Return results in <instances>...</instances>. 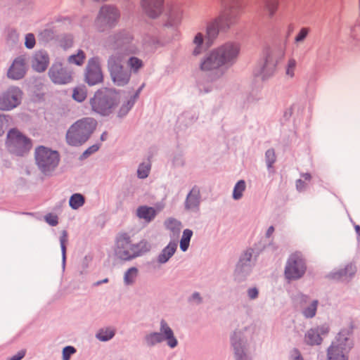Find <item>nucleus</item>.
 <instances>
[{"mask_svg": "<svg viewBox=\"0 0 360 360\" xmlns=\"http://www.w3.org/2000/svg\"><path fill=\"white\" fill-rule=\"evenodd\" d=\"M274 231V227L273 226H271L270 227H269V229L266 231V236L267 237L271 236L273 234Z\"/></svg>", "mask_w": 360, "mask_h": 360, "instance_id": "58", "label": "nucleus"}, {"mask_svg": "<svg viewBox=\"0 0 360 360\" xmlns=\"http://www.w3.org/2000/svg\"><path fill=\"white\" fill-rule=\"evenodd\" d=\"M245 182L243 180H240L235 185L233 191V198L235 200H238L243 196V193L245 189Z\"/></svg>", "mask_w": 360, "mask_h": 360, "instance_id": "37", "label": "nucleus"}, {"mask_svg": "<svg viewBox=\"0 0 360 360\" xmlns=\"http://www.w3.org/2000/svg\"><path fill=\"white\" fill-rule=\"evenodd\" d=\"M193 299L194 300H198L199 302L200 301V295L199 293L198 292H195L193 296H192Z\"/></svg>", "mask_w": 360, "mask_h": 360, "instance_id": "60", "label": "nucleus"}, {"mask_svg": "<svg viewBox=\"0 0 360 360\" xmlns=\"http://www.w3.org/2000/svg\"><path fill=\"white\" fill-rule=\"evenodd\" d=\"M304 340L307 344L310 345H320L322 342V338L320 337L319 331L315 329H310L305 334Z\"/></svg>", "mask_w": 360, "mask_h": 360, "instance_id": "28", "label": "nucleus"}, {"mask_svg": "<svg viewBox=\"0 0 360 360\" xmlns=\"http://www.w3.org/2000/svg\"><path fill=\"white\" fill-rule=\"evenodd\" d=\"M124 58L120 53L112 54L108 60V68L111 79L117 86H124L130 80V71L123 65Z\"/></svg>", "mask_w": 360, "mask_h": 360, "instance_id": "5", "label": "nucleus"}, {"mask_svg": "<svg viewBox=\"0 0 360 360\" xmlns=\"http://www.w3.org/2000/svg\"><path fill=\"white\" fill-rule=\"evenodd\" d=\"M295 354H296L297 356H296V357L295 358V359H294V360H303V359L300 357V354H299V352H298V351H297V350H295Z\"/></svg>", "mask_w": 360, "mask_h": 360, "instance_id": "61", "label": "nucleus"}, {"mask_svg": "<svg viewBox=\"0 0 360 360\" xmlns=\"http://www.w3.org/2000/svg\"><path fill=\"white\" fill-rule=\"evenodd\" d=\"M8 117L6 115H0V136H2L4 133V125L5 123L8 122Z\"/></svg>", "mask_w": 360, "mask_h": 360, "instance_id": "53", "label": "nucleus"}, {"mask_svg": "<svg viewBox=\"0 0 360 360\" xmlns=\"http://www.w3.org/2000/svg\"><path fill=\"white\" fill-rule=\"evenodd\" d=\"M127 65L130 68V72L137 73L143 68V63L139 58L131 56L127 60Z\"/></svg>", "mask_w": 360, "mask_h": 360, "instance_id": "32", "label": "nucleus"}, {"mask_svg": "<svg viewBox=\"0 0 360 360\" xmlns=\"http://www.w3.org/2000/svg\"><path fill=\"white\" fill-rule=\"evenodd\" d=\"M68 241V236L66 231H63L60 237V243L62 251L63 260H65L66 256V244Z\"/></svg>", "mask_w": 360, "mask_h": 360, "instance_id": "42", "label": "nucleus"}, {"mask_svg": "<svg viewBox=\"0 0 360 360\" xmlns=\"http://www.w3.org/2000/svg\"><path fill=\"white\" fill-rule=\"evenodd\" d=\"M184 12L183 11H179L176 14L174 13H171L169 15L170 20L173 23H180L183 18Z\"/></svg>", "mask_w": 360, "mask_h": 360, "instance_id": "50", "label": "nucleus"}, {"mask_svg": "<svg viewBox=\"0 0 360 360\" xmlns=\"http://www.w3.org/2000/svg\"><path fill=\"white\" fill-rule=\"evenodd\" d=\"M167 229L173 232H179L180 230L181 223L176 219H169L165 223Z\"/></svg>", "mask_w": 360, "mask_h": 360, "instance_id": "43", "label": "nucleus"}, {"mask_svg": "<svg viewBox=\"0 0 360 360\" xmlns=\"http://www.w3.org/2000/svg\"><path fill=\"white\" fill-rule=\"evenodd\" d=\"M6 143L9 151L18 156L27 154L32 147L31 139L16 129H12L8 132Z\"/></svg>", "mask_w": 360, "mask_h": 360, "instance_id": "6", "label": "nucleus"}, {"mask_svg": "<svg viewBox=\"0 0 360 360\" xmlns=\"http://www.w3.org/2000/svg\"><path fill=\"white\" fill-rule=\"evenodd\" d=\"M303 177L306 179V180H310L311 179V175L309 174H303Z\"/></svg>", "mask_w": 360, "mask_h": 360, "instance_id": "62", "label": "nucleus"}, {"mask_svg": "<svg viewBox=\"0 0 360 360\" xmlns=\"http://www.w3.org/2000/svg\"><path fill=\"white\" fill-rule=\"evenodd\" d=\"M25 45L27 49H32L35 45V37L33 34H27L25 36Z\"/></svg>", "mask_w": 360, "mask_h": 360, "instance_id": "49", "label": "nucleus"}, {"mask_svg": "<svg viewBox=\"0 0 360 360\" xmlns=\"http://www.w3.org/2000/svg\"><path fill=\"white\" fill-rule=\"evenodd\" d=\"M354 228H355V230H356V233L360 236V226L359 225H356L354 226Z\"/></svg>", "mask_w": 360, "mask_h": 360, "instance_id": "63", "label": "nucleus"}, {"mask_svg": "<svg viewBox=\"0 0 360 360\" xmlns=\"http://www.w3.org/2000/svg\"><path fill=\"white\" fill-rule=\"evenodd\" d=\"M51 81L58 84H65L72 80V72L63 66L60 63H55L49 71Z\"/></svg>", "mask_w": 360, "mask_h": 360, "instance_id": "15", "label": "nucleus"}, {"mask_svg": "<svg viewBox=\"0 0 360 360\" xmlns=\"http://www.w3.org/2000/svg\"><path fill=\"white\" fill-rule=\"evenodd\" d=\"M138 275V269L136 267L129 269L124 276V281L126 285L132 284Z\"/></svg>", "mask_w": 360, "mask_h": 360, "instance_id": "36", "label": "nucleus"}, {"mask_svg": "<svg viewBox=\"0 0 360 360\" xmlns=\"http://www.w3.org/2000/svg\"><path fill=\"white\" fill-rule=\"evenodd\" d=\"M160 332L163 340H166L167 345L171 348H174L177 345L178 342L174 335L172 330L164 320H162L160 323Z\"/></svg>", "mask_w": 360, "mask_h": 360, "instance_id": "22", "label": "nucleus"}, {"mask_svg": "<svg viewBox=\"0 0 360 360\" xmlns=\"http://www.w3.org/2000/svg\"><path fill=\"white\" fill-rule=\"evenodd\" d=\"M59 160L57 151L50 150L44 146H39L35 149L36 163L43 173H47L54 169L58 165Z\"/></svg>", "mask_w": 360, "mask_h": 360, "instance_id": "7", "label": "nucleus"}, {"mask_svg": "<svg viewBox=\"0 0 360 360\" xmlns=\"http://www.w3.org/2000/svg\"><path fill=\"white\" fill-rule=\"evenodd\" d=\"M176 250V243H169L168 245L163 249L158 256V262L161 264L167 262L169 258L174 254Z\"/></svg>", "mask_w": 360, "mask_h": 360, "instance_id": "25", "label": "nucleus"}, {"mask_svg": "<svg viewBox=\"0 0 360 360\" xmlns=\"http://www.w3.org/2000/svg\"><path fill=\"white\" fill-rule=\"evenodd\" d=\"M85 202L84 197L80 193H75L70 198L69 205L73 210L83 206Z\"/></svg>", "mask_w": 360, "mask_h": 360, "instance_id": "31", "label": "nucleus"}, {"mask_svg": "<svg viewBox=\"0 0 360 360\" xmlns=\"http://www.w3.org/2000/svg\"><path fill=\"white\" fill-rule=\"evenodd\" d=\"M99 149V146L98 144L93 145L88 148L82 154V157L86 158L89 155L96 152Z\"/></svg>", "mask_w": 360, "mask_h": 360, "instance_id": "51", "label": "nucleus"}, {"mask_svg": "<svg viewBox=\"0 0 360 360\" xmlns=\"http://www.w3.org/2000/svg\"><path fill=\"white\" fill-rule=\"evenodd\" d=\"M86 59V54L82 50H79L76 54H72L68 58L70 64L81 66Z\"/></svg>", "mask_w": 360, "mask_h": 360, "instance_id": "29", "label": "nucleus"}, {"mask_svg": "<svg viewBox=\"0 0 360 360\" xmlns=\"http://www.w3.org/2000/svg\"><path fill=\"white\" fill-rule=\"evenodd\" d=\"M150 248V245L146 241L133 243L127 233H121L116 238L115 252L120 259L130 260L149 251Z\"/></svg>", "mask_w": 360, "mask_h": 360, "instance_id": "1", "label": "nucleus"}, {"mask_svg": "<svg viewBox=\"0 0 360 360\" xmlns=\"http://www.w3.org/2000/svg\"><path fill=\"white\" fill-rule=\"evenodd\" d=\"M87 96L86 89L84 86H79L73 89L72 98L78 102L84 101Z\"/></svg>", "mask_w": 360, "mask_h": 360, "instance_id": "34", "label": "nucleus"}, {"mask_svg": "<svg viewBox=\"0 0 360 360\" xmlns=\"http://www.w3.org/2000/svg\"><path fill=\"white\" fill-rule=\"evenodd\" d=\"M107 282H108V278H105V279H104V280H103V281H98V282L96 283V285H100V284H101V283H107Z\"/></svg>", "mask_w": 360, "mask_h": 360, "instance_id": "64", "label": "nucleus"}, {"mask_svg": "<svg viewBox=\"0 0 360 360\" xmlns=\"http://www.w3.org/2000/svg\"><path fill=\"white\" fill-rule=\"evenodd\" d=\"M277 64L275 50L270 47H264L262 50V62L257 74L263 79L267 78L274 75Z\"/></svg>", "mask_w": 360, "mask_h": 360, "instance_id": "11", "label": "nucleus"}, {"mask_svg": "<svg viewBox=\"0 0 360 360\" xmlns=\"http://www.w3.org/2000/svg\"><path fill=\"white\" fill-rule=\"evenodd\" d=\"M226 69L238 60L241 51V44L238 41H229L214 48Z\"/></svg>", "mask_w": 360, "mask_h": 360, "instance_id": "10", "label": "nucleus"}, {"mask_svg": "<svg viewBox=\"0 0 360 360\" xmlns=\"http://www.w3.org/2000/svg\"><path fill=\"white\" fill-rule=\"evenodd\" d=\"M297 61L295 58H289L285 67V76L287 79H292L295 75Z\"/></svg>", "mask_w": 360, "mask_h": 360, "instance_id": "30", "label": "nucleus"}, {"mask_svg": "<svg viewBox=\"0 0 360 360\" xmlns=\"http://www.w3.org/2000/svg\"><path fill=\"white\" fill-rule=\"evenodd\" d=\"M221 30H224L216 18L209 21L206 25V38L209 40L215 39Z\"/></svg>", "mask_w": 360, "mask_h": 360, "instance_id": "23", "label": "nucleus"}, {"mask_svg": "<svg viewBox=\"0 0 360 360\" xmlns=\"http://www.w3.org/2000/svg\"><path fill=\"white\" fill-rule=\"evenodd\" d=\"M150 169V164H141L139 165L138 169V176L139 178L144 179L148 176L149 171Z\"/></svg>", "mask_w": 360, "mask_h": 360, "instance_id": "45", "label": "nucleus"}, {"mask_svg": "<svg viewBox=\"0 0 360 360\" xmlns=\"http://www.w3.org/2000/svg\"><path fill=\"white\" fill-rule=\"evenodd\" d=\"M146 343L150 345H154L156 343H159L163 341L162 333H153L146 336Z\"/></svg>", "mask_w": 360, "mask_h": 360, "instance_id": "39", "label": "nucleus"}, {"mask_svg": "<svg viewBox=\"0 0 360 360\" xmlns=\"http://www.w3.org/2000/svg\"><path fill=\"white\" fill-rule=\"evenodd\" d=\"M231 340L234 349L236 360H249L244 351L243 343L240 338V332L235 331Z\"/></svg>", "mask_w": 360, "mask_h": 360, "instance_id": "18", "label": "nucleus"}, {"mask_svg": "<svg viewBox=\"0 0 360 360\" xmlns=\"http://www.w3.org/2000/svg\"><path fill=\"white\" fill-rule=\"evenodd\" d=\"M200 203V191L197 188H193L188 193L186 200V208L193 210L198 207Z\"/></svg>", "mask_w": 360, "mask_h": 360, "instance_id": "24", "label": "nucleus"}, {"mask_svg": "<svg viewBox=\"0 0 360 360\" xmlns=\"http://www.w3.org/2000/svg\"><path fill=\"white\" fill-rule=\"evenodd\" d=\"M165 0H140L142 12L148 18L156 19L164 11Z\"/></svg>", "mask_w": 360, "mask_h": 360, "instance_id": "16", "label": "nucleus"}, {"mask_svg": "<svg viewBox=\"0 0 360 360\" xmlns=\"http://www.w3.org/2000/svg\"><path fill=\"white\" fill-rule=\"evenodd\" d=\"M46 221L51 225V226H56L58 224V217L56 215L49 214L45 217Z\"/></svg>", "mask_w": 360, "mask_h": 360, "instance_id": "52", "label": "nucleus"}, {"mask_svg": "<svg viewBox=\"0 0 360 360\" xmlns=\"http://www.w3.org/2000/svg\"><path fill=\"white\" fill-rule=\"evenodd\" d=\"M25 354V351H19L15 355L11 356L8 360H20L24 357Z\"/></svg>", "mask_w": 360, "mask_h": 360, "instance_id": "55", "label": "nucleus"}, {"mask_svg": "<svg viewBox=\"0 0 360 360\" xmlns=\"http://www.w3.org/2000/svg\"><path fill=\"white\" fill-rule=\"evenodd\" d=\"M96 126V122L91 117L77 121L68 129L66 141L69 145L79 146L86 142Z\"/></svg>", "mask_w": 360, "mask_h": 360, "instance_id": "2", "label": "nucleus"}, {"mask_svg": "<svg viewBox=\"0 0 360 360\" xmlns=\"http://www.w3.org/2000/svg\"><path fill=\"white\" fill-rule=\"evenodd\" d=\"M200 69L203 72H210L214 78L221 77L227 70L215 49L210 51L202 58Z\"/></svg>", "mask_w": 360, "mask_h": 360, "instance_id": "8", "label": "nucleus"}, {"mask_svg": "<svg viewBox=\"0 0 360 360\" xmlns=\"http://www.w3.org/2000/svg\"><path fill=\"white\" fill-rule=\"evenodd\" d=\"M265 158H266V162L267 164V167L269 168H271L272 167L273 164L276 161V155H275L274 150V149L267 150L266 152V154H265Z\"/></svg>", "mask_w": 360, "mask_h": 360, "instance_id": "46", "label": "nucleus"}, {"mask_svg": "<svg viewBox=\"0 0 360 360\" xmlns=\"http://www.w3.org/2000/svg\"><path fill=\"white\" fill-rule=\"evenodd\" d=\"M216 19L224 30L229 29L237 22L236 16L231 13V10L228 9H223Z\"/></svg>", "mask_w": 360, "mask_h": 360, "instance_id": "21", "label": "nucleus"}, {"mask_svg": "<svg viewBox=\"0 0 360 360\" xmlns=\"http://www.w3.org/2000/svg\"><path fill=\"white\" fill-rule=\"evenodd\" d=\"M309 34V29L306 27L302 28L296 35L295 40L296 42L303 41Z\"/></svg>", "mask_w": 360, "mask_h": 360, "instance_id": "48", "label": "nucleus"}, {"mask_svg": "<svg viewBox=\"0 0 360 360\" xmlns=\"http://www.w3.org/2000/svg\"><path fill=\"white\" fill-rule=\"evenodd\" d=\"M84 79L90 86L97 84L103 81V73L98 58L94 57L89 60L86 67Z\"/></svg>", "mask_w": 360, "mask_h": 360, "instance_id": "14", "label": "nucleus"}, {"mask_svg": "<svg viewBox=\"0 0 360 360\" xmlns=\"http://www.w3.org/2000/svg\"><path fill=\"white\" fill-rule=\"evenodd\" d=\"M204 41V36L202 33L198 32L193 39V44L195 45V48L193 51V54L194 56H198L202 52V46Z\"/></svg>", "mask_w": 360, "mask_h": 360, "instance_id": "33", "label": "nucleus"}, {"mask_svg": "<svg viewBox=\"0 0 360 360\" xmlns=\"http://www.w3.org/2000/svg\"><path fill=\"white\" fill-rule=\"evenodd\" d=\"M223 9L232 10L240 6V0H217Z\"/></svg>", "mask_w": 360, "mask_h": 360, "instance_id": "38", "label": "nucleus"}, {"mask_svg": "<svg viewBox=\"0 0 360 360\" xmlns=\"http://www.w3.org/2000/svg\"><path fill=\"white\" fill-rule=\"evenodd\" d=\"M252 257V252L251 251H247L245 252L243 257L240 259V262H243V261H245V262H250Z\"/></svg>", "mask_w": 360, "mask_h": 360, "instance_id": "57", "label": "nucleus"}, {"mask_svg": "<svg viewBox=\"0 0 360 360\" xmlns=\"http://www.w3.org/2000/svg\"><path fill=\"white\" fill-rule=\"evenodd\" d=\"M120 18V12L116 6L105 4L100 8L94 25L98 31L103 32L114 27L118 23Z\"/></svg>", "mask_w": 360, "mask_h": 360, "instance_id": "4", "label": "nucleus"}, {"mask_svg": "<svg viewBox=\"0 0 360 360\" xmlns=\"http://www.w3.org/2000/svg\"><path fill=\"white\" fill-rule=\"evenodd\" d=\"M117 94L110 89L98 90L90 100L94 111L103 115H108L117 104Z\"/></svg>", "mask_w": 360, "mask_h": 360, "instance_id": "3", "label": "nucleus"}, {"mask_svg": "<svg viewBox=\"0 0 360 360\" xmlns=\"http://www.w3.org/2000/svg\"><path fill=\"white\" fill-rule=\"evenodd\" d=\"M297 188L301 190L304 187V182L302 180H297L296 183Z\"/></svg>", "mask_w": 360, "mask_h": 360, "instance_id": "59", "label": "nucleus"}, {"mask_svg": "<svg viewBox=\"0 0 360 360\" xmlns=\"http://www.w3.org/2000/svg\"><path fill=\"white\" fill-rule=\"evenodd\" d=\"M193 236V231L190 229H185L180 240V248L185 252L188 250L190 240Z\"/></svg>", "mask_w": 360, "mask_h": 360, "instance_id": "35", "label": "nucleus"}, {"mask_svg": "<svg viewBox=\"0 0 360 360\" xmlns=\"http://www.w3.org/2000/svg\"><path fill=\"white\" fill-rule=\"evenodd\" d=\"M356 268L352 264L347 265L344 269L333 274L335 279L347 280L355 274Z\"/></svg>", "mask_w": 360, "mask_h": 360, "instance_id": "27", "label": "nucleus"}, {"mask_svg": "<svg viewBox=\"0 0 360 360\" xmlns=\"http://www.w3.org/2000/svg\"><path fill=\"white\" fill-rule=\"evenodd\" d=\"M132 39V36L128 32H120L110 37L108 46L113 49L122 47L129 44Z\"/></svg>", "mask_w": 360, "mask_h": 360, "instance_id": "19", "label": "nucleus"}, {"mask_svg": "<svg viewBox=\"0 0 360 360\" xmlns=\"http://www.w3.org/2000/svg\"><path fill=\"white\" fill-rule=\"evenodd\" d=\"M156 211L154 208L147 206H141L137 210V216L145 219L146 221H150L155 218Z\"/></svg>", "mask_w": 360, "mask_h": 360, "instance_id": "26", "label": "nucleus"}, {"mask_svg": "<svg viewBox=\"0 0 360 360\" xmlns=\"http://www.w3.org/2000/svg\"><path fill=\"white\" fill-rule=\"evenodd\" d=\"M352 347L350 339L343 333H340L328 349V360H348L347 354Z\"/></svg>", "mask_w": 360, "mask_h": 360, "instance_id": "9", "label": "nucleus"}, {"mask_svg": "<svg viewBox=\"0 0 360 360\" xmlns=\"http://www.w3.org/2000/svg\"><path fill=\"white\" fill-rule=\"evenodd\" d=\"M76 352L72 346H67L63 349V360H70V356Z\"/></svg>", "mask_w": 360, "mask_h": 360, "instance_id": "47", "label": "nucleus"}, {"mask_svg": "<svg viewBox=\"0 0 360 360\" xmlns=\"http://www.w3.org/2000/svg\"><path fill=\"white\" fill-rule=\"evenodd\" d=\"M49 58L46 52L43 51H37L33 56L32 66L37 72H44L48 67Z\"/></svg>", "mask_w": 360, "mask_h": 360, "instance_id": "20", "label": "nucleus"}, {"mask_svg": "<svg viewBox=\"0 0 360 360\" xmlns=\"http://www.w3.org/2000/svg\"><path fill=\"white\" fill-rule=\"evenodd\" d=\"M22 91L16 86H11L0 96V110L8 111L18 106L21 102Z\"/></svg>", "mask_w": 360, "mask_h": 360, "instance_id": "13", "label": "nucleus"}, {"mask_svg": "<svg viewBox=\"0 0 360 360\" xmlns=\"http://www.w3.org/2000/svg\"><path fill=\"white\" fill-rule=\"evenodd\" d=\"M278 6V0H266L265 8L270 17H272L276 12Z\"/></svg>", "mask_w": 360, "mask_h": 360, "instance_id": "40", "label": "nucleus"}, {"mask_svg": "<svg viewBox=\"0 0 360 360\" xmlns=\"http://www.w3.org/2000/svg\"><path fill=\"white\" fill-rule=\"evenodd\" d=\"M115 335L114 330L110 328L105 330H101L96 335L98 339L102 341H107L111 339Z\"/></svg>", "mask_w": 360, "mask_h": 360, "instance_id": "41", "label": "nucleus"}, {"mask_svg": "<svg viewBox=\"0 0 360 360\" xmlns=\"http://www.w3.org/2000/svg\"><path fill=\"white\" fill-rule=\"evenodd\" d=\"M25 75V61L22 56L16 58L9 68L7 75L12 79H20Z\"/></svg>", "mask_w": 360, "mask_h": 360, "instance_id": "17", "label": "nucleus"}, {"mask_svg": "<svg viewBox=\"0 0 360 360\" xmlns=\"http://www.w3.org/2000/svg\"><path fill=\"white\" fill-rule=\"evenodd\" d=\"M248 294L250 299H255L258 295V290L256 288H250L248 291Z\"/></svg>", "mask_w": 360, "mask_h": 360, "instance_id": "54", "label": "nucleus"}, {"mask_svg": "<svg viewBox=\"0 0 360 360\" xmlns=\"http://www.w3.org/2000/svg\"><path fill=\"white\" fill-rule=\"evenodd\" d=\"M317 304L318 301L314 300L310 304V306H309L304 310L303 314L307 318H311L315 316L317 308Z\"/></svg>", "mask_w": 360, "mask_h": 360, "instance_id": "44", "label": "nucleus"}, {"mask_svg": "<svg viewBox=\"0 0 360 360\" xmlns=\"http://www.w3.org/2000/svg\"><path fill=\"white\" fill-rule=\"evenodd\" d=\"M305 270V264L302 257L299 254H293L288 260L285 276L288 280H296L304 275Z\"/></svg>", "mask_w": 360, "mask_h": 360, "instance_id": "12", "label": "nucleus"}, {"mask_svg": "<svg viewBox=\"0 0 360 360\" xmlns=\"http://www.w3.org/2000/svg\"><path fill=\"white\" fill-rule=\"evenodd\" d=\"M315 330L316 331H319V335H321L327 334L328 333L329 328L326 326H322L317 328V329H315Z\"/></svg>", "mask_w": 360, "mask_h": 360, "instance_id": "56", "label": "nucleus"}]
</instances>
